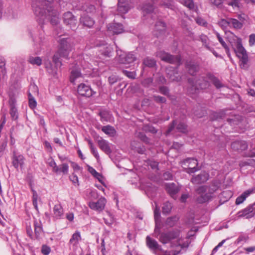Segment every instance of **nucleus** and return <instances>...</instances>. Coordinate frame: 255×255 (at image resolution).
Listing matches in <instances>:
<instances>
[{
  "label": "nucleus",
  "instance_id": "obj_1",
  "mask_svg": "<svg viewBox=\"0 0 255 255\" xmlns=\"http://www.w3.org/2000/svg\"><path fill=\"white\" fill-rule=\"evenodd\" d=\"M52 0H39L38 3L33 5L34 14L37 17V20L39 22L47 19L52 25H56L58 23L59 13L51 5Z\"/></svg>",
  "mask_w": 255,
  "mask_h": 255
},
{
  "label": "nucleus",
  "instance_id": "obj_2",
  "mask_svg": "<svg viewBox=\"0 0 255 255\" xmlns=\"http://www.w3.org/2000/svg\"><path fill=\"white\" fill-rule=\"evenodd\" d=\"M229 41L238 57L241 59V67L245 68L248 58L246 51L242 45L241 39L232 34L231 38L229 39Z\"/></svg>",
  "mask_w": 255,
  "mask_h": 255
},
{
  "label": "nucleus",
  "instance_id": "obj_3",
  "mask_svg": "<svg viewBox=\"0 0 255 255\" xmlns=\"http://www.w3.org/2000/svg\"><path fill=\"white\" fill-rule=\"evenodd\" d=\"M73 44L68 38H61L59 41V48L58 52L53 57V61L56 67H60L61 63L59 61V57L67 58L70 52L72 50Z\"/></svg>",
  "mask_w": 255,
  "mask_h": 255
},
{
  "label": "nucleus",
  "instance_id": "obj_4",
  "mask_svg": "<svg viewBox=\"0 0 255 255\" xmlns=\"http://www.w3.org/2000/svg\"><path fill=\"white\" fill-rule=\"evenodd\" d=\"M209 81L213 82V84L216 86L217 88H220L223 86V84L221 83L219 80L213 77L211 75H206V76H202L200 79L196 81V83H194L191 80H189V83L192 86L193 89H195L196 91L199 88L201 89L206 88L209 84ZM196 93V91H195Z\"/></svg>",
  "mask_w": 255,
  "mask_h": 255
},
{
  "label": "nucleus",
  "instance_id": "obj_5",
  "mask_svg": "<svg viewBox=\"0 0 255 255\" xmlns=\"http://www.w3.org/2000/svg\"><path fill=\"white\" fill-rule=\"evenodd\" d=\"M219 188V183L217 181H213L209 186V192L205 195H202L197 198V201L199 203H203L208 201L212 197V194L217 191Z\"/></svg>",
  "mask_w": 255,
  "mask_h": 255
},
{
  "label": "nucleus",
  "instance_id": "obj_6",
  "mask_svg": "<svg viewBox=\"0 0 255 255\" xmlns=\"http://www.w3.org/2000/svg\"><path fill=\"white\" fill-rule=\"evenodd\" d=\"M180 235V232L178 230H172L167 233H162L160 236L159 240L163 244L169 243L172 240L178 238Z\"/></svg>",
  "mask_w": 255,
  "mask_h": 255
},
{
  "label": "nucleus",
  "instance_id": "obj_7",
  "mask_svg": "<svg viewBox=\"0 0 255 255\" xmlns=\"http://www.w3.org/2000/svg\"><path fill=\"white\" fill-rule=\"evenodd\" d=\"M157 56H158L162 61L170 63L179 64L181 60L179 56H174L163 51H159L157 52Z\"/></svg>",
  "mask_w": 255,
  "mask_h": 255
},
{
  "label": "nucleus",
  "instance_id": "obj_8",
  "mask_svg": "<svg viewBox=\"0 0 255 255\" xmlns=\"http://www.w3.org/2000/svg\"><path fill=\"white\" fill-rule=\"evenodd\" d=\"M63 21L70 29L74 30L76 28L77 19L71 12L68 11L64 14Z\"/></svg>",
  "mask_w": 255,
  "mask_h": 255
},
{
  "label": "nucleus",
  "instance_id": "obj_9",
  "mask_svg": "<svg viewBox=\"0 0 255 255\" xmlns=\"http://www.w3.org/2000/svg\"><path fill=\"white\" fill-rule=\"evenodd\" d=\"M209 178V175L205 171H202L198 175H193L191 182L194 184H201L206 182Z\"/></svg>",
  "mask_w": 255,
  "mask_h": 255
},
{
  "label": "nucleus",
  "instance_id": "obj_10",
  "mask_svg": "<svg viewBox=\"0 0 255 255\" xmlns=\"http://www.w3.org/2000/svg\"><path fill=\"white\" fill-rule=\"evenodd\" d=\"M245 21V18L242 15H238L237 19L229 18L230 27H233L235 29H241Z\"/></svg>",
  "mask_w": 255,
  "mask_h": 255
},
{
  "label": "nucleus",
  "instance_id": "obj_11",
  "mask_svg": "<svg viewBox=\"0 0 255 255\" xmlns=\"http://www.w3.org/2000/svg\"><path fill=\"white\" fill-rule=\"evenodd\" d=\"M12 159V164L14 168L18 169L19 166L22 167L25 159L22 155L17 154L15 151H13Z\"/></svg>",
  "mask_w": 255,
  "mask_h": 255
},
{
  "label": "nucleus",
  "instance_id": "obj_12",
  "mask_svg": "<svg viewBox=\"0 0 255 255\" xmlns=\"http://www.w3.org/2000/svg\"><path fill=\"white\" fill-rule=\"evenodd\" d=\"M77 91L79 94L87 97H90L95 94L89 86L84 84H81L78 86Z\"/></svg>",
  "mask_w": 255,
  "mask_h": 255
},
{
  "label": "nucleus",
  "instance_id": "obj_13",
  "mask_svg": "<svg viewBox=\"0 0 255 255\" xmlns=\"http://www.w3.org/2000/svg\"><path fill=\"white\" fill-rule=\"evenodd\" d=\"M135 60V57L132 53L120 54L119 57V61L122 64H129L133 62Z\"/></svg>",
  "mask_w": 255,
  "mask_h": 255
},
{
  "label": "nucleus",
  "instance_id": "obj_14",
  "mask_svg": "<svg viewBox=\"0 0 255 255\" xmlns=\"http://www.w3.org/2000/svg\"><path fill=\"white\" fill-rule=\"evenodd\" d=\"M106 203V199L104 198H101L96 202H90L89 207L95 210L102 211L104 209Z\"/></svg>",
  "mask_w": 255,
  "mask_h": 255
},
{
  "label": "nucleus",
  "instance_id": "obj_15",
  "mask_svg": "<svg viewBox=\"0 0 255 255\" xmlns=\"http://www.w3.org/2000/svg\"><path fill=\"white\" fill-rule=\"evenodd\" d=\"M200 40L202 42L203 46L207 49L210 51L216 57H219L218 53L213 48L210 46V41L207 36L205 34H201L200 36Z\"/></svg>",
  "mask_w": 255,
  "mask_h": 255
},
{
  "label": "nucleus",
  "instance_id": "obj_16",
  "mask_svg": "<svg viewBox=\"0 0 255 255\" xmlns=\"http://www.w3.org/2000/svg\"><path fill=\"white\" fill-rule=\"evenodd\" d=\"M248 144L247 142L244 140L235 141L231 144V147L234 150L241 151L245 150L248 148Z\"/></svg>",
  "mask_w": 255,
  "mask_h": 255
},
{
  "label": "nucleus",
  "instance_id": "obj_17",
  "mask_svg": "<svg viewBox=\"0 0 255 255\" xmlns=\"http://www.w3.org/2000/svg\"><path fill=\"white\" fill-rule=\"evenodd\" d=\"M146 242L147 247L153 252L160 250V246L158 245L156 241L152 239L149 236L146 238Z\"/></svg>",
  "mask_w": 255,
  "mask_h": 255
},
{
  "label": "nucleus",
  "instance_id": "obj_18",
  "mask_svg": "<svg viewBox=\"0 0 255 255\" xmlns=\"http://www.w3.org/2000/svg\"><path fill=\"white\" fill-rule=\"evenodd\" d=\"M97 143L100 148L106 154L111 153L112 151L107 141L101 138L100 139L98 140Z\"/></svg>",
  "mask_w": 255,
  "mask_h": 255
},
{
  "label": "nucleus",
  "instance_id": "obj_19",
  "mask_svg": "<svg viewBox=\"0 0 255 255\" xmlns=\"http://www.w3.org/2000/svg\"><path fill=\"white\" fill-rule=\"evenodd\" d=\"M108 29L109 31L117 34H120L124 31L123 25L119 23H113L112 25H109Z\"/></svg>",
  "mask_w": 255,
  "mask_h": 255
},
{
  "label": "nucleus",
  "instance_id": "obj_20",
  "mask_svg": "<svg viewBox=\"0 0 255 255\" xmlns=\"http://www.w3.org/2000/svg\"><path fill=\"white\" fill-rule=\"evenodd\" d=\"M166 190L169 195L173 198H175L176 194L179 191L178 186L174 183H170L166 185Z\"/></svg>",
  "mask_w": 255,
  "mask_h": 255
},
{
  "label": "nucleus",
  "instance_id": "obj_21",
  "mask_svg": "<svg viewBox=\"0 0 255 255\" xmlns=\"http://www.w3.org/2000/svg\"><path fill=\"white\" fill-rule=\"evenodd\" d=\"M99 46L100 47L99 51L103 55L108 57L111 56L113 52V48L110 45L104 43Z\"/></svg>",
  "mask_w": 255,
  "mask_h": 255
},
{
  "label": "nucleus",
  "instance_id": "obj_22",
  "mask_svg": "<svg viewBox=\"0 0 255 255\" xmlns=\"http://www.w3.org/2000/svg\"><path fill=\"white\" fill-rule=\"evenodd\" d=\"M167 73L168 78L172 81H179L181 79V77L179 76L176 69H167Z\"/></svg>",
  "mask_w": 255,
  "mask_h": 255
},
{
  "label": "nucleus",
  "instance_id": "obj_23",
  "mask_svg": "<svg viewBox=\"0 0 255 255\" xmlns=\"http://www.w3.org/2000/svg\"><path fill=\"white\" fill-rule=\"evenodd\" d=\"M255 204V203L254 204L249 205L246 209L242 211V214L240 216H247V218H251L254 216L255 215V212H254L255 209L254 206Z\"/></svg>",
  "mask_w": 255,
  "mask_h": 255
},
{
  "label": "nucleus",
  "instance_id": "obj_24",
  "mask_svg": "<svg viewBox=\"0 0 255 255\" xmlns=\"http://www.w3.org/2000/svg\"><path fill=\"white\" fill-rule=\"evenodd\" d=\"M34 226L35 235L33 236V239L34 238L39 240L41 238V236L43 234V230L41 223L34 222Z\"/></svg>",
  "mask_w": 255,
  "mask_h": 255
},
{
  "label": "nucleus",
  "instance_id": "obj_25",
  "mask_svg": "<svg viewBox=\"0 0 255 255\" xmlns=\"http://www.w3.org/2000/svg\"><path fill=\"white\" fill-rule=\"evenodd\" d=\"M129 6L128 2L124 0H119L118 10L120 13L124 14L129 10Z\"/></svg>",
  "mask_w": 255,
  "mask_h": 255
},
{
  "label": "nucleus",
  "instance_id": "obj_26",
  "mask_svg": "<svg viewBox=\"0 0 255 255\" xmlns=\"http://www.w3.org/2000/svg\"><path fill=\"white\" fill-rule=\"evenodd\" d=\"M180 163L185 167H197L198 164L197 160L194 158H187L181 161Z\"/></svg>",
  "mask_w": 255,
  "mask_h": 255
},
{
  "label": "nucleus",
  "instance_id": "obj_27",
  "mask_svg": "<svg viewBox=\"0 0 255 255\" xmlns=\"http://www.w3.org/2000/svg\"><path fill=\"white\" fill-rule=\"evenodd\" d=\"M82 74L79 69L74 68L72 69L70 77V81L71 83L74 84L77 79L82 78Z\"/></svg>",
  "mask_w": 255,
  "mask_h": 255
},
{
  "label": "nucleus",
  "instance_id": "obj_28",
  "mask_svg": "<svg viewBox=\"0 0 255 255\" xmlns=\"http://www.w3.org/2000/svg\"><path fill=\"white\" fill-rule=\"evenodd\" d=\"M80 21L84 26L88 27H91L95 23L94 21L87 15H83Z\"/></svg>",
  "mask_w": 255,
  "mask_h": 255
},
{
  "label": "nucleus",
  "instance_id": "obj_29",
  "mask_svg": "<svg viewBox=\"0 0 255 255\" xmlns=\"http://www.w3.org/2000/svg\"><path fill=\"white\" fill-rule=\"evenodd\" d=\"M253 192V190H248L244 192H243L240 196L237 197L236 200V204L240 205L243 203V202L246 200V199Z\"/></svg>",
  "mask_w": 255,
  "mask_h": 255
},
{
  "label": "nucleus",
  "instance_id": "obj_30",
  "mask_svg": "<svg viewBox=\"0 0 255 255\" xmlns=\"http://www.w3.org/2000/svg\"><path fill=\"white\" fill-rule=\"evenodd\" d=\"M186 69L190 74L193 75L198 70V66L192 62H188L186 63Z\"/></svg>",
  "mask_w": 255,
  "mask_h": 255
},
{
  "label": "nucleus",
  "instance_id": "obj_31",
  "mask_svg": "<svg viewBox=\"0 0 255 255\" xmlns=\"http://www.w3.org/2000/svg\"><path fill=\"white\" fill-rule=\"evenodd\" d=\"M102 130L106 134L113 136L116 134L115 128L109 125L103 126L102 128Z\"/></svg>",
  "mask_w": 255,
  "mask_h": 255
},
{
  "label": "nucleus",
  "instance_id": "obj_32",
  "mask_svg": "<svg viewBox=\"0 0 255 255\" xmlns=\"http://www.w3.org/2000/svg\"><path fill=\"white\" fill-rule=\"evenodd\" d=\"M54 215L56 218H60L63 214L62 206L60 204L55 205L53 208Z\"/></svg>",
  "mask_w": 255,
  "mask_h": 255
},
{
  "label": "nucleus",
  "instance_id": "obj_33",
  "mask_svg": "<svg viewBox=\"0 0 255 255\" xmlns=\"http://www.w3.org/2000/svg\"><path fill=\"white\" fill-rule=\"evenodd\" d=\"M42 59L40 57L36 56H30L28 58V62L32 65L40 66L42 64Z\"/></svg>",
  "mask_w": 255,
  "mask_h": 255
},
{
  "label": "nucleus",
  "instance_id": "obj_34",
  "mask_svg": "<svg viewBox=\"0 0 255 255\" xmlns=\"http://www.w3.org/2000/svg\"><path fill=\"white\" fill-rule=\"evenodd\" d=\"M216 36L219 41V42L221 43V44L222 45V46L225 48L226 50V53L228 54V56H230V50L229 48L228 47L227 44L225 43V42L224 41L223 39L220 35V34L218 32H216Z\"/></svg>",
  "mask_w": 255,
  "mask_h": 255
},
{
  "label": "nucleus",
  "instance_id": "obj_35",
  "mask_svg": "<svg viewBox=\"0 0 255 255\" xmlns=\"http://www.w3.org/2000/svg\"><path fill=\"white\" fill-rule=\"evenodd\" d=\"M172 208L171 204L169 202H166L163 204L162 209V213L164 215H167L169 214Z\"/></svg>",
  "mask_w": 255,
  "mask_h": 255
},
{
  "label": "nucleus",
  "instance_id": "obj_36",
  "mask_svg": "<svg viewBox=\"0 0 255 255\" xmlns=\"http://www.w3.org/2000/svg\"><path fill=\"white\" fill-rule=\"evenodd\" d=\"M143 14H150L154 10V7L152 5L149 3L144 4L141 7Z\"/></svg>",
  "mask_w": 255,
  "mask_h": 255
},
{
  "label": "nucleus",
  "instance_id": "obj_37",
  "mask_svg": "<svg viewBox=\"0 0 255 255\" xmlns=\"http://www.w3.org/2000/svg\"><path fill=\"white\" fill-rule=\"evenodd\" d=\"M81 240L80 233L78 231H76L73 234L72 238L69 241V243L73 244L74 245H77L79 240Z\"/></svg>",
  "mask_w": 255,
  "mask_h": 255
},
{
  "label": "nucleus",
  "instance_id": "obj_38",
  "mask_svg": "<svg viewBox=\"0 0 255 255\" xmlns=\"http://www.w3.org/2000/svg\"><path fill=\"white\" fill-rule=\"evenodd\" d=\"M178 220V218L176 216L170 217L166 219L165 224L170 227H172L175 225Z\"/></svg>",
  "mask_w": 255,
  "mask_h": 255
},
{
  "label": "nucleus",
  "instance_id": "obj_39",
  "mask_svg": "<svg viewBox=\"0 0 255 255\" xmlns=\"http://www.w3.org/2000/svg\"><path fill=\"white\" fill-rule=\"evenodd\" d=\"M143 65L148 67H153L156 65V61L152 58L147 57L143 60Z\"/></svg>",
  "mask_w": 255,
  "mask_h": 255
},
{
  "label": "nucleus",
  "instance_id": "obj_40",
  "mask_svg": "<svg viewBox=\"0 0 255 255\" xmlns=\"http://www.w3.org/2000/svg\"><path fill=\"white\" fill-rule=\"evenodd\" d=\"M38 94V89L36 85L35 84H31L29 88L28 91V96L31 95V96L35 97Z\"/></svg>",
  "mask_w": 255,
  "mask_h": 255
},
{
  "label": "nucleus",
  "instance_id": "obj_41",
  "mask_svg": "<svg viewBox=\"0 0 255 255\" xmlns=\"http://www.w3.org/2000/svg\"><path fill=\"white\" fill-rule=\"evenodd\" d=\"M16 100L14 96L9 95V105L11 112H16L17 109L15 107Z\"/></svg>",
  "mask_w": 255,
  "mask_h": 255
},
{
  "label": "nucleus",
  "instance_id": "obj_42",
  "mask_svg": "<svg viewBox=\"0 0 255 255\" xmlns=\"http://www.w3.org/2000/svg\"><path fill=\"white\" fill-rule=\"evenodd\" d=\"M58 168L59 169V171L58 172H55L56 174H59L61 172H62L64 174H67L68 173L69 166L67 164H62L60 166H58Z\"/></svg>",
  "mask_w": 255,
  "mask_h": 255
},
{
  "label": "nucleus",
  "instance_id": "obj_43",
  "mask_svg": "<svg viewBox=\"0 0 255 255\" xmlns=\"http://www.w3.org/2000/svg\"><path fill=\"white\" fill-rule=\"evenodd\" d=\"M88 171L91 173V174L93 175L95 178H96L98 180L102 183V182L100 179V178L102 177V175L96 171V170L91 166H89L88 167Z\"/></svg>",
  "mask_w": 255,
  "mask_h": 255
},
{
  "label": "nucleus",
  "instance_id": "obj_44",
  "mask_svg": "<svg viewBox=\"0 0 255 255\" xmlns=\"http://www.w3.org/2000/svg\"><path fill=\"white\" fill-rule=\"evenodd\" d=\"M31 191L32 192V204L35 209L38 211L37 199L38 196L35 190L31 189Z\"/></svg>",
  "mask_w": 255,
  "mask_h": 255
},
{
  "label": "nucleus",
  "instance_id": "obj_45",
  "mask_svg": "<svg viewBox=\"0 0 255 255\" xmlns=\"http://www.w3.org/2000/svg\"><path fill=\"white\" fill-rule=\"evenodd\" d=\"M176 129L182 133H186L188 131L187 126L184 123H179L176 127Z\"/></svg>",
  "mask_w": 255,
  "mask_h": 255
},
{
  "label": "nucleus",
  "instance_id": "obj_46",
  "mask_svg": "<svg viewBox=\"0 0 255 255\" xmlns=\"http://www.w3.org/2000/svg\"><path fill=\"white\" fill-rule=\"evenodd\" d=\"M181 3L190 9H192L194 8V3L192 0H181Z\"/></svg>",
  "mask_w": 255,
  "mask_h": 255
},
{
  "label": "nucleus",
  "instance_id": "obj_47",
  "mask_svg": "<svg viewBox=\"0 0 255 255\" xmlns=\"http://www.w3.org/2000/svg\"><path fill=\"white\" fill-rule=\"evenodd\" d=\"M99 115L100 116L102 121L108 122L111 120V117L109 113H99Z\"/></svg>",
  "mask_w": 255,
  "mask_h": 255
},
{
  "label": "nucleus",
  "instance_id": "obj_48",
  "mask_svg": "<svg viewBox=\"0 0 255 255\" xmlns=\"http://www.w3.org/2000/svg\"><path fill=\"white\" fill-rule=\"evenodd\" d=\"M219 24L223 28H226L228 26L230 27V24L229 22V18L227 19H222L219 22Z\"/></svg>",
  "mask_w": 255,
  "mask_h": 255
},
{
  "label": "nucleus",
  "instance_id": "obj_49",
  "mask_svg": "<svg viewBox=\"0 0 255 255\" xmlns=\"http://www.w3.org/2000/svg\"><path fill=\"white\" fill-rule=\"evenodd\" d=\"M28 100L29 106L32 110H33L37 105V103L34 99V97L29 95V96H28Z\"/></svg>",
  "mask_w": 255,
  "mask_h": 255
},
{
  "label": "nucleus",
  "instance_id": "obj_50",
  "mask_svg": "<svg viewBox=\"0 0 255 255\" xmlns=\"http://www.w3.org/2000/svg\"><path fill=\"white\" fill-rule=\"evenodd\" d=\"M154 216L155 222H161L160 219V209L157 206H156V207L154 209Z\"/></svg>",
  "mask_w": 255,
  "mask_h": 255
},
{
  "label": "nucleus",
  "instance_id": "obj_51",
  "mask_svg": "<svg viewBox=\"0 0 255 255\" xmlns=\"http://www.w3.org/2000/svg\"><path fill=\"white\" fill-rule=\"evenodd\" d=\"M155 29L159 31H163L165 30V24L162 21H158L155 25Z\"/></svg>",
  "mask_w": 255,
  "mask_h": 255
},
{
  "label": "nucleus",
  "instance_id": "obj_52",
  "mask_svg": "<svg viewBox=\"0 0 255 255\" xmlns=\"http://www.w3.org/2000/svg\"><path fill=\"white\" fill-rule=\"evenodd\" d=\"M184 171H185L186 173L189 174H191L195 173L198 170H199V168L197 167H184Z\"/></svg>",
  "mask_w": 255,
  "mask_h": 255
},
{
  "label": "nucleus",
  "instance_id": "obj_53",
  "mask_svg": "<svg viewBox=\"0 0 255 255\" xmlns=\"http://www.w3.org/2000/svg\"><path fill=\"white\" fill-rule=\"evenodd\" d=\"M210 3L217 7H221L224 2V0H209Z\"/></svg>",
  "mask_w": 255,
  "mask_h": 255
},
{
  "label": "nucleus",
  "instance_id": "obj_54",
  "mask_svg": "<svg viewBox=\"0 0 255 255\" xmlns=\"http://www.w3.org/2000/svg\"><path fill=\"white\" fill-rule=\"evenodd\" d=\"M136 134L137 136L143 142L145 143L149 142V138L146 136V135L144 133L139 132L137 133Z\"/></svg>",
  "mask_w": 255,
  "mask_h": 255
},
{
  "label": "nucleus",
  "instance_id": "obj_55",
  "mask_svg": "<svg viewBox=\"0 0 255 255\" xmlns=\"http://www.w3.org/2000/svg\"><path fill=\"white\" fill-rule=\"evenodd\" d=\"M48 165L52 168V171L54 172H58L59 171L58 166H57L54 159H51V160L48 162Z\"/></svg>",
  "mask_w": 255,
  "mask_h": 255
},
{
  "label": "nucleus",
  "instance_id": "obj_56",
  "mask_svg": "<svg viewBox=\"0 0 255 255\" xmlns=\"http://www.w3.org/2000/svg\"><path fill=\"white\" fill-rule=\"evenodd\" d=\"M51 251V249L47 245H43L41 248V253L44 255H48Z\"/></svg>",
  "mask_w": 255,
  "mask_h": 255
},
{
  "label": "nucleus",
  "instance_id": "obj_57",
  "mask_svg": "<svg viewBox=\"0 0 255 255\" xmlns=\"http://www.w3.org/2000/svg\"><path fill=\"white\" fill-rule=\"evenodd\" d=\"M206 191V188L205 186H201L196 189L197 193L200 195L199 197H200L202 195H205L206 194L205 193Z\"/></svg>",
  "mask_w": 255,
  "mask_h": 255
},
{
  "label": "nucleus",
  "instance_id": "obj_58",
  "mask_svg": "<svg viewBox=\"0 0 255 255\" xmlns=\"http://www.w3.org/2000/svg\"><path fill=\"white\" fill-rule=\"evenodd\" d=\"M144 128L146 131H148L152 133H155L157 132L156 129L152 126L147 125L145 126Z\"/></svg>",
  "mask_w": 255,
  "mask_h": 255
},
{
  "label": "nucleus",
  "instance_id": "obj_59",
  "mask_svg": "<svg viewBox=\"0 0 255 255\" xmlns=\"http://www.w3.org/2000/svg\"><path fill=\"white\" fill-rule=\"evenodd\" d=\"M153 99L157 103H163L166 102V99L164 97L159 96H154Z\"/></svg>",
  "mask_w": 255,
  "mask_h": 255
},
{
  "label": "nucleus",
  "instance_id": "obj_60",
  "mask_svg": "<svg viewBox=\"0 0 255 255\" xmlns=\"http://www.w3.org/2000/svg\"><path fill=\"white\" fill-rule=\"evenodd\" d=\"M249 238L248 236L241 235L237 240V244H239L241 242H246L249 240Z\"/></svg>",
  "mask_w": 255,
  "mask_h": 255
},
{
  "label": "nucleus",
  "instance_id": "obj_61",
  "mask_svg": "<svg viewBox=\"0 0 255 255\" xmlns=\"http://www.w3.org/2000/svg\"><path fill=\"white\" fill-rule=\"evenodd\" d=\"M123 73L129 78L134 79L135 77V73L134 72H129L127 70H124Z\"/></svg>",
  "mask_w": 255,
  "mask_h": 255
},
{
  "label": "nucleus",
  "instance_id": "obj_62",
  "mask_svg": "<svg viewBox=\"0 0 255 255\" xmlns=\"http://www.w3.org/2000/svg\"><path fill=\"white\" fill-rule=\"evenodd\" d=\"M5 62L4 59L2 57L0 58V68L1 69V72L4 74L5 73Z\"/></svg>",
  "mask_w": 255,
  "mask_h": 255
},
{
  "label": "nucleus",
  "instance_id": "obj_63",
  "mask_svg": "<svg viewBox=\"0 0 255 255\" xmlns=\"http://www.w3.org/2000/svg\"><path fill=\"white\" fill-rule=\"evenodd\" d=\"M176 125V122L175 120L173 121L172 123L169 125L168 129L166 132V135L169 134L174 128L175 126Z\"/></svg>",
  "mask_w": 255,
  "mask_h": 255
},
{
  "label": "nucleus",
  "instance_id": "obj_64",
  "mask_svg": "<svg viewBox=\"0 0 255 255\" xmlns=\"http://www.w3.org/2000/svg\"><path fill=\"white\" fill-rule=\"evenodd\" d=\"M249 44L250 46L255 45V34H252L250 35L249 38Z\"/></svg>",
  "mask_w": 255,
  "mask_h": 255
}]
</instances>
